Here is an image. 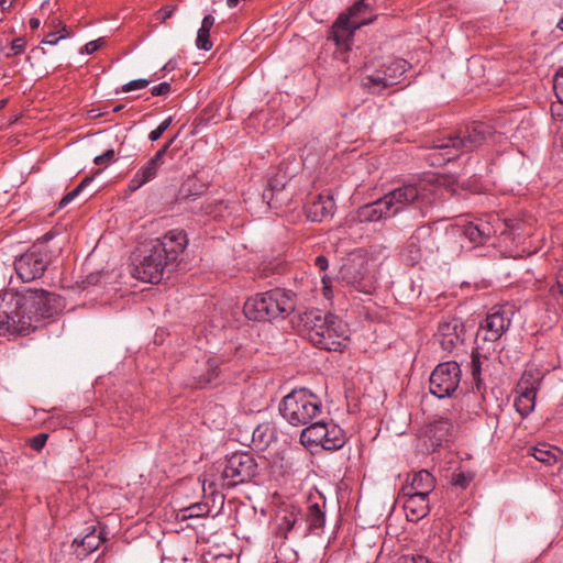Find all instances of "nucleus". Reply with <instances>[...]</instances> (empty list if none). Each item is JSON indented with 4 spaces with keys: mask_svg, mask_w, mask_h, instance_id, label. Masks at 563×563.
I'll use <instances>...</instances> for the list:
<instances>
[{
    "mask_svg": "<svg viewBox=\"0 0 563 563\" xmlns=\"http://www.w3.org/2000/svg\"><path fill=\"white\" fill-rule=\"evenodd\" d=\"M170 90H172L170 84L167 82V81H164V82H161L157 86H154L151 89V93L153 96H166V95H168L170 92Z\"/></svg>",
    "mask_w": 563,
    "mask_h": 563,
    "instance_id": "nucleus-48",
    "label": "nucleus"
},
{
    "mask_svg": "<svg viewBox=\"0 0 563 563\" xmlns=\"http://www.w3.org/2000/svg\"><path fill=\"white\" fill-rule=\"evenodd\" d=\"M377 14L366 0L355 1L345 12L339 14L329 30L328 40L335 43L341 49L351 47L354 32L363 25L375 21Z\"/></svg>",
    "mask_w": 563,
    "mask_h": 563,
    "instance_id": "nucleus-6",
    "label": "nucleus"
},
{
    "mask_svg": "<svg viewBox=\"0 0 563 563\" xmlns=\"http://www.w3.org/2000/svg\"><path fill=\"white\" fill-rule=\"evenodd\" d=\"M53 238L52 231L45 233L26 252L15 258L14 269L23 282H32L44 274L55 256V251L48 246V242Z\"/></svg>",
    "mask_w": 563,
    "mask_h": 563,
    "instance_id": "nucleus-8",
    "label": "nucleus"
},
{
    "mask_svg": "<svg viewBox=\"0 0 563 563\" xmlns=\"http://www.w3.org/2000/svg\"><path fill=\"white\" fill-rule=\"evenodd\" d=\"M558 27H559L560 30H562V31H563V16H562V18H561V20L559 21V23H558Z\"/></svg>",
    "mask_w": 563,
    "mask_h": 563,
    "instance_id": "nucleus-61",
    "label": "nucleus"
},
{
    "mask_svg": "<svg viewBox=\"0 0 563 563\" xmlns=\"http://www.w3.org/2000/svg\"><path fill=\"white\" fill-rule=\"evenodd\" d=\"M532 450V456L544 464L551 465L556 461L555 454L551 452L544 444L536 446Z\"/></svg>",
    "mask_w": 563,
    "mask_h": 563,
    "instance_id": "nucleus-35",
    "label": "nucleus"
},
{
    "mask_svg": "<svg viewBox=\"0 0 563 563\" xmlns=\"http://www.w3.org/2000/svg\"><path fill=\"white\" fill-rule=\"evenodd\" d=\"M402 563H431L426 556L416 555V556H405L402 559Z\"/></svg>",
    "mask_w": 563,
    "mask_h": 563,
    "instance_id": "nucleus-51",
    "label": "nucleus"
},
{
    "mask_svg": "<svg viewBox=\"0 0 563 563\" xmlns=\"http://www.w3.org/2000/svg\"><path fill=\"white\" fill-rule=\"evenodd\" d=\"M103 44V38H98L95 41L88 42L81 49V54H92L97 52Z\"/></svg>",
    "mask_w": 563,
    "mask_h": 563,
    "instance_id": "nucleus-47",
    "label": "nucleus"
},
{
    "mask_svg": "<svg viewBox=\"0 0 563 563\" xmlns=\"http://www.w3.org/2000/svg\"><path fill=\"white\" fill-rule=\"evenodd\" d=\"M470 371H471L473 380L475 383V386H476L477 390H479L481 383H482V380H481L482 360H481V354L478 353L477 350L472 352Z\"/></svg>",
    "mask_w": 563,
    "mask_h": 563,
    "instance_id": "nucleus-33",
    "label": "nucleus"
},
{
    "mask_svg": "<svg viewBox=\"0 0 563 563\" xmlns=\"http://www.w3.org/2000/svg\"><path fill=\"white\" fill-rule=\"evenodd\" d=\"M214 16L211 15V14H207L203 16L202 19V22H201V26L199 27L200 30H206L208 32L211 31L212 26L214 25Z\"/></svg>",
    "mask_w": 563,
    "mask_h": 563,
    "instance_id": "nucleus-49",
    "label": "nucleus"
},
{
    "mask_svg": "<svg viewBox=\"0 0 563 563\" xmlns=\"http://www.w3.org/2000/svg\"><path fill=\"white\" fill-rule=\"evenodd\" d=\"M214 410H216L218 413H222L223 408H222V407H218V406H216V407H214Z\"/></svg>",
    "mask_w": 563,
    "mask_h": 563,
    "instance_id": "nucleus-62",
    "label": "nucleus"
},
{
    "mask_svg": "<svg viewBox=\"0 0 563 563\" xmlns=\"http://www.w3.org/2000/svg\"><path fill=\"white\" fill-rule=\"evenodd\" d=\"M60 40L59 35L55 32H49L45 35L44 40L42 41L43 44H49L55 45Z\"/></svg>",
    "mask_w": 563,
    "mask_h": 563,
    "instance_id": "nucleus-52",
    "label": "nucleus"
},
{
    "mask_svg": "<svg viewBox=\"0 0 563 563\" xmlns=\"http://www.w3.org/2000/svg\"><path fill=\"white\" fill-rule=\"evenodd\" d=\"M169 266L170 264L150 242L144 246L140 258L134 263L132 276L144 283L157 284Z\"/></svg>",
    "mask_w": 563,
    "mask_h": 563,
    "instance_id": "nucleus-10",
    "label": "nucleus"
},
{
    "mask_svg": "<svg viewBox=\"0 0 563 563\" xmlns=\"http://www.w3.org/2000/svg\"><path fill=\"white\" fill-rule=\"evenodd\" d=\"M306 520L309 527V530H316L322 528L325 522V515L321 510L318 504H312L308 507V511L306 515Z\"/></svg>",
    "mask_w": 563,
    "mask_h": 563,
    "instance_id": "nucleus-31",
    "label": "nucleus"
},
{
    "mask_svg": "<svg viewBox=\"0 0 563 563\" xmlns=\"http://www.w3.org/2000/svg\"><path fill=\"white\" fill-rule=\"evenodd\" d=\"M151 81H152L151 79H144V78L134 79V80H131V81L124 84L122 86L121 90L123 92H130L133 90L144 89L150 85Z\"/></svg>",
    "mask_w": 563,
    "mask_h": 563,
    "instance_id": "nucleus-39",
    "label": "nucleus"
},
{
    "mask_svg": "<svg viewBox=\"0 0 563 563\" xmlns=\"http://www.w3.org/2000/svg\"><path fill=\"white\" fill-rule=\"evenodd\" d=\"M390 217H394V213L385 196L357 209L361 222H376Z\"/></svg>",
    "mask_w": 563,
    "mask_h": 563,
    "instance_id": "nucleus-20",
    "label": "nucleus"
},
{
    "mask_svg": "<svg viewBox=\"0 0 563 563\" xmlns=\"http://www.w3.org/2000/svg\"><path fill=\"white\" fill-rule=\"evenodd\" d=\"M454 484L461 487H465L468 484V479L464 474H459L454 481Z\"/></svg>",
    "mask_w": 563,
    "mask_h": 563,
    "instance_id": "nucleus-54",
    "label": "nucleus"
},
{
    "mask_svg": "<svg viewBox=\"0 0 563 563\" xmlns=\"http://www.w3.org/2000/svg\"><path fill=\"white\" fill-rule=\"evenodd\" d=\"M442 192V186L432 179H420L417 183H406L384 196L394 216L412 207L419 211L421 217H424L429 209L440 200Z\"/></svg>",
    "mask_w": 563,
    "mask_h": 563,
    "instance_id": "nucleus-4",
    "label": "nucleus"
},
{
    "mask_svg": "<svg viewBox=\"0 0 563 563\" xmlns=\"http://www.w3.org/2000/svg\"><path fill=\"white\" fill-rule=\"evenodd\" d=\"M159 167L161 165L150 158V161L141 168H139L134 176L130 179L128 185L129 190L136 191L142 186L153 180L156 177Z\"/></svg>",
    "mask_w": 563,
    "mask_h": 563,
    "instance_id": "nucleus-24",
    "label": "nucleus"
},
{
    "mask_svg": "<svg viewBox=\"0 0 563 563\" xmlns=\"http://www.w3.org/2000/svg\"><path fill=\"white\" fill-rule=\"evenodd\" d=\"M325 437H323L322 449L328 451H334L341 449L345 441V433L342 428L334 422L330 421L327 423L324 430Z\"/></svg>",
    "mask_w": 563,
    "mask_h": 563,
    "instance_id": "nucleus-27",
    "label": "nucleus"
},
{
    "mask_svg": "<svg viewBox=\"0 0 563 563\" xmlns=\"http://www.w3.org/2000/svg\"><path fill=\"white\" fill-rule=\"evenodd\" d=\"M196 45L199 49L210 51L212 48L210 32L199 29L197 32Z\"/></svg>",
    "mask_w": 563,
    "mask_h": 563,
    "instance_id": "nucleus-37",
    "label": "nucleus"
},
{
    "mask_svg": "<svg viewBox=\"0 0 563 563\" xmlns=\"http://www.w3.org/2000/svg\"><path fill=\"white\" fill-rule=\"evenodd\" d=\"M294 292L275 288L266 292L256 294L244 303V314L254 321H271L286 318L295 310Z\"/></svg>",
    "mask_w": 563,
    "mask_h": 563,
    "instance_id": "nucleus-5",
    "label": "nucleus"
},
{
    "mask_svg": "<svg viewBox=\"0 0 563 563\" xmlns=\"http://www.w3.org/2000/svg\"><path fill=\"white\" fill-rule=\"evenodd\" d=\"M431 235L430 227H420L418 228L412 235L409 238L408 243L404 251V260L410 264L416 265L419 263L423 256L422 252V240Z\"/></svg>",
    "mask_w": 563,
    "mask_h": 563,
    "instance_id": "nucleus-21",
    "label": "nucleus"
},
{
    "mask_svg": "<svg viewBox=\"0 0 563 563\" xmlns=\"http://www.w3.org/2000/svg\"><path fill=\"white\" fill-rule=\"evenodd\" d=\"M115 158V153L113 150H107L103 154L95 157L93 163L96 165H109Z\"/></svg>",
    "mask_w": 563,
    "mask_h": 563,
    "instance_id": "nucleus-44",
    "label": "nucleus"
},
{
    "mask_svg": "<svg viewBox=\"0 0 563 563\" xmlns=\"http://www.w3.org/2000/svg\"><path fill=\"white\" fill-rule=\"evenodd\" d=\"M493 220H495L493 216H487L470 222L459 223L449 228L445 234L450 239L465 236L470 243L482 245L497 232Z\"/></svg>",
    "mask_w": 563,
    "mask_h": 563,
    "instance_id": "nucleus-14",
    "label": "nucleus"
},
{
    "mask_svg": "<svg viewBox=\"0 0 563 563\" xmlns=\"http://www.w3.org/2000/svg\"><path fill=\"white\" fill-rule=\"evenodd\" d=\"M92 181V177H85L80 184L66 194L58 202V208H65L68 203H70Z\"/></svg>",
    "mask_w": 563,
    "mask_h": 563,
    "instance_id": "nucleus-34",
    "label": "nucleus"
},
{
    "mask_svg": "<svg viewBox=\"0 0 563 563\" xmlns=\"http://www.w3.org/2000/svg\"><path fill=\"white\" fill-rule=\"evenodd\" d=\"M8 103V100L7 99H1L0 100V110L3 109Z\"/></svg>",
    "mask_w": 563,
    "mask_h": 563,
    "instance_id": "nucleus-60",
    "label": "nucleus"
},
{
    "mask_svg": "<svg viewBox=\"0 0 563 563\" xmlns=\"http://www.w3.org/2000/svg\"><path fill=\"white\" fill-rule=\"evenodd\" d=\"M122 108H123V106H122V104L117 106V107L113 109V111H114V112H118V111H120Z\"/></svg>",
    "mask_w": 563,
    "mask_h": 563,
    "instance_id": "nucleus-63",
    "label": "nucleus"
},
{
    "mask_svg": "<svg viewBox=\"0 0 563 563\" xmlns=\"http://www.w3.org/2000/svg\"><path fill=\"white\" fill-rule=\"evenodd\" d=\"M321 282H322V285H323V295L327 297V298H330L331 297V279L327 276V275H323L321 277Z\"/></svg>",
    "mask_w": 563,
    "mask_h": 563,
    "instance_id": "nucleus-53",
    "label": "nucleus"
},
{
    "mask_svg": "<svg viewBox=\"0 0 563 563\" xmlns=\"http://www.w3.org/2000/svg\"><path fill=\"white\" fill-rule=\"evenodd\" d=\"M435 488V478L427 470H420L412 474H408L406 483L401 486V495L423 494L430 496Z\"/></svg>",
    "mask_w": 563,
    "mask_h": 563,
    "instance_id": "nucleus-19",
    "label": "nucleus"
},
{
    "mask_svg": "<svg viewBox=\"0 0 563 563\" xmlns=\"http://www.w3.org/2000/svg\"><path fill=\"white\" fill-rule=\"evenodd\" d=\"M176 10H177V5H175V4L165 5L156 12V19L159 20L161 22H165L167 19H169L174 14V12Z\"/></svg>",
    "mask_w": 563,
    "mask_h": 563,
    "instance_id": "nucleus-46",
    "label": "nucleus"
},
{
    "mask_svg": "<svg viewBox=\"0 0 563 563\" xmlns=\"http://www.w3.org/2000/svg\"><path fill=\"white\" fill-rule=\"evenodd\" d=\"M553 88L558 100L563 104V66L554 76Z\"/></svg>",
    "mask_w": 563,
    "mask_h": 563,
    "instance_id": "nucleus-40",
    "label": "nucleus"
},
{
    "mask_svg": "<svg viewBox=\"0 0 563 563\" xmlns=\"http://www.w3.org/2000/svg\"><path fill=\"white\" fill-rule=\"evenodd\" d=\"M207 374L198 376L197 387H205L208 384H211L219 376V362L216 358H209L207 362Z\"/></svg>",
    "mask_w": 563,
    "mask_h": 563,
    "instance_id": "nucleus-32",
    "label": "nucleus"
},
{
    "mask_svg": "<svg viewBox=\"0 0 563 563\" xmlns=\"http://www.w3.org/2000/svg\"><path fill=\"white\" fill-rule=\"evenodd\" d=\"M541 380L542 378L539 372H523L517 385L518 396L515 399L516 410L522 418L528 417L534 410L537 391Z\"/></svg>",
    "mask_w": 563,
    "mask_h": 563,
    "instance_id": "nucleus-15",
    "label": "nucleus"
},
{
    "mask_svg": "<svg viewBox=\"0 0 563 563\" xmlns=\"http://www.w3.org/2000/svg\"><path fill=\"white\" fill-rule=\"evenodd\" d=\"M172 122V117H168L165 120H163L156 129L150 132L148 140L152 142L157 141L163 135V133L170 126Z\"/></svg>",
    "mask_w": 563,
    "mask_h": 563,
    "instance_id": "nucleus-38",
    "label": "nucleus"
},
{
    "mask_svg": "<svg viewBox=\"0 0 563 563\" xmlns=\"http://www.w3.org/2000/svg\"><path fill=\"white\" fill-rule=\"evenodd\" d=\"M57 34L59 35L60 40L70 36V33L67 30L66 25H63L62 29L57 32Z\"/></svg>",
    "mask_w": 563,
    "mask_h": 563,
    "instance_id": "nucleus-57",
    "label": "nucleus"
},
{
    "mask_svg": "<svg viewBox=\"0 0 563 563\" xmlns=\"http://www.w3.org/2000/svg\"><path fill=\"white\" fill-rule=\"evenodd\" d=\"M177 136H174L172 137L169 141H167L155 154L154 156L152 157V159L154 162H156L158 165H163L164 164V156L165 154L167 153V151L169 150V147L172 146V144L175 142Z\"/></svg>",
    "mask_w": 563,
    "mask_h": 563,
    "instance_id": "nucleus-43",
    "label": "nucleus"
},
{
    "mask_svg": "<svg viewBox=\"0 0 563 563\" xmlns=\"http://www.w3.org/2000/svg\"><path fill=\"white\" fill-rule=\"evenodd\" d=\"M151 244L161 253V255L170 264L176 265L188 245V239L185 231L174 229L165 233L161 239L151 241Z\"/></svg>",
    "mask_w": 563,
    "mask_h": 563,
    "instance_id": "nucleus-16",
    "label": "nucleus"
},
{
    "mask_svg": "<svg viewBox=\"0 0 563 563\" xmlns=\"http://www.w3.org/2000/svg\"><path fill=\"white\" fill-rule=\"evenodd\" d=\"M328 422L324 421H312L300 433V442L305 446H322L323 437H325L324 430Z\"/></svg>",
    "mask_w": 563,
    "mask_h": 563,
    "instance_id": "nucleus-26",
    "label": "nucleus"
},
{
    "mask_svg": "<svg viewBox=\"0 0 563 563\" xmlns=\"http://www.w3.org/2000/svg\"><path fill=\"white\" fill-rule=\"evenodd\" d=\"M26 47V41L24 37H16L11 42V51L12 53L8 52L5 53V57H11L13 55H20L24 52Z\"/></svg>",
    "mask_w": 563,
    "mask_h": 563,
    "instance_id": "nucleus-41",
    "label": "nucleus"
},
{
    "mask_svg": "<svg viewBox=\"0 0 563 563\" xmlns=\"http://www.w3.org/2000/svg\"><path fill=\"white\" fill-rule=\"evenodd\" d=\"M29 25L32 30H37L41 25V20L38 18H31Z\"/></svg>",
    "mask_w": 563,
    "mask_h": 563,
    "instance_id": "nucleus-56",
    "label": "nucleus"
},
{
    "mask_svg": "<svg viewBox=\"0 0 563 563\" xmlns=\"http://www.w3.org/2000/svg\"><path fill=\"white\" fill-rule=\"evenodd\" d=\"M336 278L357 292L371 295L375 289L373 277L367 273L366 263L360 256L346 260Z\"/></svg>",
    "mask_w": 563,
    "mask_h": 563,
    "instance_id": "nucleus-12",
    "label": "nucleus"
},
{
    "mask_svg": "<svg viewBox=\"0 0 563 563\" xmlns=\"http://www.w3.org/2000/svg\"><path fill=\"white\" fill-rule=\"evenodd\" d=\"M177 136H174L172 137L169 141H167L155 154L154 156L152 157V159L154 162H156L158 165H163L164 164V156L165 154L167 153V151L169 150V147L172 146V144L175 142Z\"/></svg>",
    "mask_w": 563,
    "mask_h": 563,
    "instance_id": "nucleus-42",
    "label": "nucleus"
},
{
    "mask_svg": "<svg viewBox=\"0 0 563 563\" xmlns=\"http://www.w3.org/2000/svg\"><path fill=\"white\" fill-rule=\"evenodd\" d=\"M48 439L47 433H38L30 440V446L35 451H41Z\"/></svg>",
    "mask_w": 563,
    "mask_h": 563,
    "instance_id": "nucleus-45",
    "label": "nucleus"
},
{
    "mask_svg": "<svg viewBox=\"0 0 563 563\" xmlns=\"http://www.w3.org/2000/svg\"><path fill=\"white\" fill-rule=\"evenodd\" d=\"M514 313L511 305L494 306L481 323L477 338L488 342L498 341L508 331Z\"/></svg>",
    "mask_w": 563,
    "mask_h": 563,
    "instance_id": "nucleus-11",
    "label": "nucleus"
},
{
    "mask_svg": "<svg viewBox=\"0 0 563 563\" xmlns=\"http://www.w3.org/2000/svg\"><path fill=\"white\" fill-rule=\"evenodd\" d=\"M387 78H384L387 84H390V87L397 85L401 81L402 76L408 70L409 64L405 59H395L385 64Z\"/></svg>",
    "mask_w": 563,
    "mask_h": 563,
    "instance_id": "nucleus-28",
    "label": "nucleus"
},
{
    "mask_svg": "<svg viewBox=\"0 0 563 563\" xmlns=\"http://www.w3.org/2000/svg\"><path fill=\"white\" fill-rule=\"evenodd\" d=\"M494 136L488 124L474 122L457 135L435 141L426 159L432 166H442L457 158L462 153L474 151L489 143Z\"/></svg>",
    "mask_w": 563,
    "mask_h": 563,
    "instance_id": "nucleus-3",
    "label": "nucleus"
},
{
    "mask_svg": "<svg viewBox=\"0 0 563 563\" xmlns=\"http://www.w3.org/2000/svg\"><path fill=\"white\" fill-rule=\"evenodd\" d=\"M63 306L60 296L44 289L7 291L0 298V331L27 334L34 320L51 318Z\"/></svg>",
    "mask_w": 563,
    "mask_h": 563,
    "instance_id": "nucleus-1",
    "label": "nucleus"
},
{
    "mask_svg": "<svg viewBox=\"0 0 563 563\" xmlns=\"http://www.w3.org/2000/svg\"><path fill=\"white\" fill-rule=\"evenodd\" d=\"M314 266L320 271L324 272L329 266V261L325 256L319 255L314 258Z\"/></svg>",
    "mask_w": 563,
    "mask_h": 563,
    "instance_id": "nucleus-50",
    "label": "nucleus"
},
{
    "mask_svg": "<svg viewBox=\"0 0 563 563\" xmlns=\"http://www.w3.org/2000/svg\"><path fill=\"white\" fill-rule=\"evenodd\" d=\"M553 291H558L560 295L563 296V276H560L555 287L553 288Z\"/></svg>",
    "mask_w": 563,
    "mask_h": 563,
    "instance_id": "nucleus-55",
    "label": "nucleus"
},
{
    "mask_svg": "<svg viewBox=\"0 0 563 563\" xmlns=\"http://www.w3.org/2000/svg\"><path fill=\"white\" fill-rule=\"evenodd\" d=\"M4 52V47L0 45V53Z\"/></svg>",
    "mask_w": 563,
    "mask_h": 563,
    "instance_id": "nucleus-64",
    "label": "nucleus"
},
{
    "mask_svg": "<svg viewBox=\"0 0 563 563\" xmlns=\"http://www.w3.org/2000/svg\"><path fill=\"white\" fill-rule=\"evenodd\" d=\"M387 71L385 65L380 68L375 70L373 74L367 75L363 79L364 86H366L372 92H380L382 90L390 87V84H387L385 79L387 78Z\"/></svg>",
    "mask_w": 563,
    "mask_h": 563,
    "instance_id": "nucleus-30",
    "label": "nucleus"
},
{
    "mask_svg": "<svg viewBox=\"0 0 563 563\" xmlns=\"http://www.w3.org/2000/svg\"><path fill=\"white\" fill-rule=\"evenodd\" d=\"M279 412L294 427L307 426L321 415L322 402L307 388L294 389L280 401Z\"/></svg>",
    "mask_w": 563,
    "mask_h": 563,
    "instance_id": "nucleus-7",
    "label": "nucleus"
},
{
    "mask_svg": "<svg viewBox=\"0 0 563 563\" xmlns=\"http://www.w3.org/2000/svg\"><path fill=\"white\" fill-rule=\"evenodd\" d=\"M463 324L459 319H451L440 322L435 340L445 352H452L463 343Z\"/></svg>",
    "mask_w": 563,
    "mask_h": 563,
    "instance_id": "nucleus-17",
    "label": "nucleus"
},
{
    "mask_svg": "<svg viewBox=\"0 0 563 563\" xmlns=\"http://www.w3.org/2000/svg\"><path fill=\"white\" fill-rule=\"evenodd\" d=\"M454 428L455 426L450 419H439L432 422L426 433L433 449L441 446L443 442H448Z\"/></svg>",
    "mask_w": 563,
    "mask_h": 563,
    "instance_id": "nucleus-22",
    "label": "nucleus"
},
{
    "mask_svg": "<svg viewBox=\"0 0 563 563\" xmlns=\"http://www.w3.org/2000/svg\"><path fill=\"white\" fill-rule=\"evenodd\" d=\"M173 69H174V65H173L172 60L167 62L163 67V70H165V71H169Z\"/></svg>",
    "mask_w": 563,
    "mask_h": 563,
    "instance_id": "nucleus-58",
    "label": "nucleus"
},
{
    "mask_svg": "<svg viewBox=\"0 0 563 563\" xmlns=\"http://www.w3.org/2000/svg\"><path fill=\"white\" fill-rule=\"evenodd\" d=\"M103 541L104 538L101 536V532H98L92 528L82 538H75L73 547H75V551L78 556H87L96 551Z\"/></svg>",
    "mask_w": 563,
    "mask_h": 563,
    "instance_id": "nucleus-23",
    "label": "nucleus"
},
{
    "mask_svg": "<svg viewBox=\"0 0 563 563\" xmlns=\"http://www.w3.org/2000/svg\"><path fill=\"white\" fill-rule=\"evenodd\" d=\"M461 380L460 365L454 361L440 363L430 375V393L438 398L452 396Z\"/></svg>",
    "mask_w": 563,
    "mask_h": 563,
    "instance_id": "nucleus-13",
    "label": "nucleus"
},
{
    "mask_svg": "<svg viewBox=\"0 0 563 563\" xmlns=\"http://www.w3.org/2000/svg\"><path fill=\"white\" fill-rule=\"evenodd\" d=\"M302 331L319 349L341 351L350 338L347 324L338 316L319 309H310L300 316Z\"/></svg>",
    "mask_w": 563,
    "mask_h": 563,
    "instance_id": "nucleus-2",
    "label": "nucleus"
},
{
    "mask_svg": "<svg viewBox=\"0 0 563 563\" xmlns=\"http://www.w3.org/2000/svg\"><path fill=\"white\" fill-rule=\"evenodd\" d=\"M335 211L334 199L330 196L320 195L309 208V217L312 221H322L332 217Z\"/></svg>",
    "mask_w": 563,
    "mask_h": 563,
    "instance_id": "nucleus-25",
    "label": "nucleus"
},
{
    "mask_svg": "<svg viewBox=\"0 0 563 563\" xmlns=\"http://www.w3.org/2000/svg\"><path fill=\"white\" fill-rule=\"evenodd\" d=\"M274 439V430L268 423L258 424L252 433V443L257 450H264Z\"/></svg>",
    "mask_w": 563,
    "mask_h": 563,
    "instance_id": "nucleus-29",
    "label": "nucleus"
},
{
    "mask_svg": "<svg viewBox=\"0 0 563 563\" xmlns=\"http://www.w3.org/2000/svg\"><path fill=\"white\" fill-rule=\"evenodd\" d=\"M285 519L287 521V529L288 530L291 529L295 523V518L291 517L290 519H288V518H285Z\"/></svg>",
    "mask_w": 563,
    "mask_h": 563,
    "instance_id": "nucleus-59",
    "label": "nucleus"
},
{
    "mask_svg": "<svg viewBox=\"0 0 563 563\" xmlns=\"http://www.w3.org/2000/svg\"><path fill=\"white\" fill-rule=\"evenodd\" d=\"M209 508L206 504H194L183 510V518H198L207 515Z\"/></svg>",
    "mask_w": 563,
    "mask_h": 563,
    "instance_id": "nucleus-36",
    "label": "nucleus"
},
{
    "mask_svg": "<svg viewBox=\"0 0 563 563\" xmlns=\"http://www.w3.org/2000/svg\"><path fill=\"white\" fill-rule=\"evenodd\" d=\"M397 500L402 503L406 518L411 522H418L430 512L429 496L423 494L401 495L399 492Z\"/></svg>",
    "mask_w": 563,
    "mask_h": 563,
    "instance_id": "nucleus-18",
    "label": "nucleus"
},
{
    "mask_svg": "<svg viewBox=\"0 0 563 563\" xmlns=\"http://www.w3.org/2000/svg\"><path fill=\"white\" fill-rule=\"evenodd\" d=\"M220 467L221 485L229 488L250 482L258 471L254 454L246 451H235L225 455Z\"/></svg>",
    "mask_w": 563,
    "mask_h": 563,
    "instance_id": "nucleus-9",
    "label": "nucleus"
}]
</instances>
